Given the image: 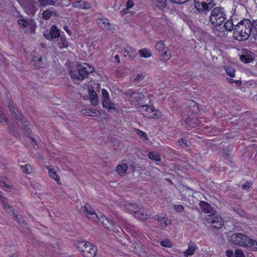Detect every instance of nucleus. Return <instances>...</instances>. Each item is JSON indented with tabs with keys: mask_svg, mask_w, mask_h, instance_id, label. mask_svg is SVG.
Listing matches in <instances>:
<instances>
[{
	"mask_svg": "<svg viewBox=\"0 0 257 257\" xmlns=\"http://www.w3.org/2000/svg\"><path fill=\"white\" fill-rule=\"evenodd\" d=\"M253 25L248 19H244L239 22L234 26L233 32L234 38L238 41L247 40L251 34Z\"/></svg>",
	"mask_w": 257,
	"mask_h": 257,
	"instance_id": "1",
	"label": "nucleus"
},
{
	"mask_svg": "<svg viewBox=\"0 0 257 257\" xmlns=\"http://www.w3.org/2000/svg\"><path fill=\"white\" fill-rule=\"evenodd\" d=\"M226 19V15L224 9L220 6L213 8L209 17V20L214 27H219Z\"/></svg>",
	"mask_w": 257,
	"mask_h": 257,
	"instance_id": "2",
	"label": "nucleus"
},
{
	"mask_svg": "<svg viewBox=\"0 0 257 257\" xmlns=\"http://www.w3.org/2000/svg\"><path fill=\"white\" fill-rule=\"evenodd\" d=\"M194 8L200 15L206 16L215 4L213 0H194Z\"/></svg>",
	"mask_w": 257,
	"mask_h": 257,
	"instance_id": "3",
	"label": "nucleus"
},
{
	"mask_svg": "<svg viewBox=\"0 0 257 257\" xmlns=\"http://www.w3.org/2000/svg\"><path fill=\"white\" fill-rule=\"evenodd\" d=\"M9 107L13 117L18 120L19 125L20 126L22 129L25 131V133L27 135H29L31 131L28 127L29 122L26 120H24L23 116L19 113V111L13 104L10 103L9 104Z\"/></svg>",
	"mask_w": 257,
	"mask_h": 257,
	"instance_id": "4",
	"label": "nucleus"
},
{
	"mask_svg": "<svg viewBox=\"0 0 257 257\" xmlns=\"http://www.w3.org/2000/svg\"><path fill=\"white\" fill-rule=\"evenodd\" d=\"M124 94L128 98L129 101L132 105H137L143 102L144 95L141 93L128 89L124 92Z\"/></svg>",
	"mask_w": 257,
	"mask_h": 257,
	"instance_id": "5",
	"label": "nucleus"
},
{
	"mask_svg": "<svg viewBox=\"0 0 257 257\" xmlns=\"http://www.w3.org/2000/svg\"><path fill=\"white\" fill-rule=\"evenodd\" d=\"M205 219L207 223L211 224L215 228H220L224 224V220L222 218L215 214L207 215L205 217Z\"/></svg>",
	"mask_w": 257,
	"mask_h": 257,
	"instance_id": "6",
	"label": "nucleus"
},
{
	"mask_svg": "<svg viewBox=\"0 0 257 257\" xmlns=\"http://www.w3.org/2000/svg\"><path fill=\"white\" fill-rule=\"evenodd\" d=\"M248 239V236L241 233H233L230 237L232 243L243 246H246Z\"/></svg>",
	"mask_w": 257,
	"mask_h": 257,
	"instance_id": "7",
	"label": "nucleus"
},
{
	"mask_svg": "<svg viewBox=\"0 0 257 257\" xmlns=\"http://www.w3.org/2000/svg\"><path fill=\"white\" fill-rule=\"evenodd\" d=\"M99 220L106 229L113 231H118V226L111 219L107 218L104 216H100Z\"/></svg>",
	"mask_w": 257,
	"mask_h": 257,
	"instance_id": "8",
	"label": "nucleus"
},
{
	"mask_svg": "<svg viewBox=\"0 0 257 257\" xmlns=\"http://www.w3.org/2000/svg\"><path fill=\"white\" fill-rule=\"evenodd\" d=\"M99 220L106 229L113 231H118V226L111 219L107 218L104 216H100Z\"/></svg>",
	"mask_w": 257,
	"mask_h": 257,
	"instance_id": "9",
	"label": "nucleus"
},
{
	"mask_svg": "<svg viewBox=\"0 0 257 257\" xmlns=\"http://www.w3.org/2000/svg\"><path fill=\"white\" fill-rule=\"evenodd\" d=\"M77 69L78 72H80L83 75L84 78L86 77L88 74L94 71V69L92 66L86 63L78 64Z\"/></svg>",
	"mask_w": 257,
	"mask_h": 257,
	"instance_id": "10",
	"label": "nucleus"
},
{
	"mask_svg": "<svg viewBox=\"0 0 257 257\" xmlns=\"http://www.w3.org/2000/svg\"><path fill=\"white\" fill-rule=\"evenodd\" d=\"M85 250H83L82 254L84 257H94L96 253V247L91 243L88 242Z\"/></svg>",
	"mask_w": 257,
	"mask_h": 257,
	"instance_id": "11",
	"label": "nucleus"
},
{
	"mask_svg": "<svg viewBox=\"0 0 257 257\" xmlns=\"http://www.w3.org/2000/svg\"><path fill=\"white\" fill-rule=\"evenodd\" d=\"M122 225L123 227L129 232L132 233L134 236L135 235H139V231L137 230L136 227L130 223L126 220H122Z\"/></svg>",
	"mask_w": 257,
	"mask_h": 257,
	"instance_id": "12",
	"label": "nucleus"
},
{
	"mask_svg": "<svg viewBox=\"0 0 257 257\" xmlns=\"http://www.w3.org/2000/svg\"><path fill=\"white\" fill-rule=\"evenodd\" d=\"M241 61L243 63H249L253 60L252 53L246 49L242 50V54L240 56Z\"/></svg>",
	"mask_w": 257,
	"mask_h": 257,
	"instance_id": "13",
	"label": "nucleus"
},
{
	"mask_svg": "<svg viewBox=\"0 0 257 257\" xmlns=\"http://www.w3.org/2000/svg\"><path fill=\"white\" fill-rule=\"evenodd\" d=\"M60 36V32L58 29L55 26H52L48 34L45 33L44 37L47 39L56 38Z\"/></svg>",
	"mask_w": 257,
	"mask_h": 257,
	"instance_id": "14",
	"label": "nucleus"
},
{
	"mask_svg": "<svg viewBox=\"0 0 257 257\" xmlns=\"http://www.w3.org/2000/svg\"><path fill=\"white\" fill-rule=\"evenodd\" d=\"M97 23L99 26L105 31L111 29V25L108 20L105 18H100L97 20Z\"/></svg>",
	"mask_w": 257,
	"mask_h": 257,
	"instance_id": "15",
	"label": "nucleus"
},
{
	"mask_svg": "<svg viewBox=\"0 0 257 257\" xmlns=\"http://www.w3.org/2000/svg\"><path fill=\"white\" fill-rule=\"evenodd\" d=\"M70 77L75 83H79L85 79L83 75L80 72L73 71L70 72Z\"/></svg>",
	"mask_w": 257,
	"mask_h": 257,
	"instance_id": "16",
	"label": "nucleus"
},
{
	"mask_svg": "<svg viewBox=\"0 0 257 257\" xmlns=\"http://www.w3.org/2000/svg\"><path fill=\"white\" fill-rule=\"evenodd\" d=\"M83 114L92 117H99L100 113L94 109H84L81 111Z\"/></svg>",
	"mask_w": 257,
	"mask_h": 257,
	"instance_id": "17",
	"label": "nucleus"
},
{
	"mask_svg": "<svg viewBox=\"0 0 257 257\" xmlns=\"http://www.w3.org/2000/svg\"><path fill=\"white\" fill-rule=\"evenodd\" d=\"M135 216L140 219L144 220L147 219L149 217V215L147 210L143 208L140 207L135 214Z\"/></svg>",
	"mask_w": 257,
	"mask_h": 257,
	"instance_id": "18",
	"label": "nucleus"
},
{
	"mask_svg": "<svg viewBox=\"0 0 257 257\" xmlns=\"http://www.w3.org/2000/svg\"><path fill=\"white\" fill-rule=\"evenodd\" d=\"M74 8L87 10L90 8V5L89 3L83 1H79L77 2L72 4Z\"/></svg>",
	"mask_w": 257,
	"mask_h": 257,
	"instance_id": "19",
	"label": "nucleus"
},
{
	"mask_svg": "<svg viewBox=\"0 0 257 257\" xmlns=\"http://www.w3.org/2000/svg\"><path fill=\"white\" fill-rule=\"evenodd\" d=\"M128 166L126 164L122 163L116 167L115 170L117 174L120 176H124L126 174Z\"/></svg>",
	"mask_w": 257,
	"mask_h": 257,
	"instance_id": "20",
	"label": "nucleus"
},
{
	"mask_svg": "<svg viewBox=\"0 0 257 257\" xmlns=\"http://www.w3.org/2000/svg\"><path fill=\"white\" fill-rule=\"evenodd\" d=\"M197 249V246L194 242H190L188 244V248L184 252V255L186 257L193 254L194 251Z\"/></svg>",
	"mask_w": 257,
	"mask_h": 257,
	"instance_id": "21",
	"label": "nucleus"
},
{
	"mask_svg": "<svg viewBox=\"0 0 257 257\" xmlns=\"http://www.w3.org/2000/svg\"><path fill=\"white\" fill-rule=\"evenodd\" d=\"M124 57L127 59H133L136 56V51L131 47H126L124 49Z\"/></svg>",
	"mask_w": 257,
	"mask_h": 257,
	"instance_id": "22",
	"label": "nucleus"
},
{
	"mask_svg": "<svg viewBox=\"0 0 257 257\" xmlns=\"http://www.w3.org/2000/svg\"><path fill=\"white\" fill-rule=\"evenodd\" d=\"M46 168L48 169V174L49 177L56 181L58 184H61V183L60 180V177L56 173V171L54 169L49 168L47 166H46Z\"/></svg>",
	"mask_w": 257,
	"mask_h": 257,
	"instance_id": "23",
	"label": "nucleus"
},
{
	"mask_svg": "<svg viewBox=\"0 0 257 257\" xmlns=\"http://www.w3.org/2000/svg\"><path fill=\"white\" fill-rule=\"evenodd\" d=\"M159 225L161 228H165L169 224L171 223V221L169 219L164 217H159L158 218Z\"/></svg>",
	"mask_w": 257,
	"mask_h": 257,
	"instance_id": "24",
	"label": "nucleus"
},
{
	"mask_svg": "<svg viewBox=\"0 0 257 257\" xmlns=\"http://www.w3.org/2000/svg\"><path fill=\"white\" fill-rule=\"evenodd\" d=\"M0 122H5L7 123V125L9 126V130L11 131V133L14 134L16 130L15 128L16 127L14 126V125H13V124L8 123V118H7L5 114L0 115Z\"/></svg>",
	"mask_w": 257,
	"mask_h": 257,
	"instance_id": "25",
	"label": "nucleus"
},
{
	"mask_svg": "<svg viewBox=\"0 0 257 257\" xmlns=\"http://www.w3.org/2000/svg\"><path fill=\"white\" fill-rule=\"evenodd\" d=\"M213 34L219 38H224L226 36L225 31L223 28L215 27L213 29Z\"/></svg>",
	"mask_w": 257,
	"mask_h": 257,
	"instance_id": "26",
	"label": "nucleus"
},
{
	"mask_svg": "<svg viewBox=\"0 0 257 257\" xmlns=\"http://www.w3.org/2000/svg\"><path fill=\"white\" fill-rule=\"evenodd\" d=\"M57 45L60 49L66 48L68 46V42L65 37H60L57 40Z\"/></svg>",
	"mask_w": 257,
	"mask_h": 257,
	"instance_id": "27",
	"label": "nucleus"
},
{
	"mask_svg": "<svg viewBox=\"0 0 257 257\" xmlns=\"http://www.w3.org/2000/svg\"><path fill=\"white\" fill-rule=\"evenodd\" d=\"M140 207L134 203H130L125 206V209L129 213H134V215L138 211Z\"/></svg>",
	"mask_w": 257,
	"mask_h": 257,
	"instance_id": "28",
	"label": "nucleus"
},
{
	"mask_svg": "<svg viewBox=\"0 0 257 257\" xmlns=\"http://www.w3.org/2000/svg\"><path fill=\"white\" fill-rule=\"evenodd\" d=\"M0 201L3 203L4 207L6 209V211L8 212H11L13 211L12 207L10 206L7 202V199L2 195V192L0 191Z\"/></svg>",
	"mask_w": 257,
	"mask_h": 257,
	"instance_id": "29",
	"label": "nucleus"
},
{
	"mask_svg": "<svg viewBox=\"0 0 257 257\" xmlns=\"http://www.w3.org/2000/svg\"><path fill=\"white\" fill-rule=\"evenodd\" d=\"M88 242H86L85 241H77L75 243V245L76 247H77L80 251L82 252H83V250H85L86 247V245H87Z\"/></svg>",
	"mask_w": 257,
	"mask_h": 257,
	"instance_id": "30",
	"label": "nucleus"
},
{
	"mask_svg": "<svg viewBox=\"0 0 257 257\" xmlns=\"http://www.w3.org/2000/svg\"><path fill=\"white\" fill-rule=\"evenodd\" d=\"M199 206L205 213H209L212 209L209 204L205 201L200 202Z\"/></svg>",
	"mask_w": 257,
	"mask_h": 257,
	"instance_id": "31",
	"label": "nucleus"
},
{
	"mask_svg": "<svg viewBox=\"0 0 257 257\" xmlns=\"http://www.w3.org/2000/svg\"><path fill=\"white\" fill-rule=\"evenodd\" d=\"M234 26L235 25L233 24L232 21L228 20L224 23L223 29L227 31H231L233 30H234Z\"/></svg>",
	"mask_w": 257,
	"mask_h": 257,
	"instance_id": "32",
	"label": "nucleus"
},
{
	"mask_svg": "<svg viewBox=\"0 0 257 257\" xmlns=\"http://www.w3.org/2000/svg\"><path fill=\"white\" fill-rule=\"evenodd\" d=\"M245 246L250 247L252 250H257V241L249 238Z\"/></svg>",
	"mask_w": 257,
	"mask_h": 257,
	"instance_id": "33",
	"label": "nucleus"
},
{
	"mask_svg": "<svg viewBox=\"0 0 257 257\" xmlns=\"http://www.w3.org/2000/svg\"><path fill=\"white\" fill-rule=\"evenodd\" d=\"M148 157L150 159L156 161H160L161 160L160 154L156 152H150L148 154Z\"/></svg>",
	"mask_w": 257,
	"mask_h": 257,
	"instance_id": "34",
	"label": "nucleus"
},
{
	"mask_svg": "<svg viewBox=\"0 0 257 257\" xmlns=\"http://www.w3.org/2000/svg\"><path fill=\"white\" fill-rule=\"evenodd\" d=\"M139 54L141 57L146 58H149L151 56L150 51L146 48L140 50L139 51Z\"/></svg>",
	"mask_w": 257,
	"mask_h": 257,
	"instance_id": "35",
	"label": "nucleus"
},
{
	"mask_svg": "<svg viewBox=\"0 0 257 257\" xmlns=\"http://www.w3.org/2000/svg\"><path fill=\"white\" fill-rule=\"evenodd\" d=\"M102 105L103 107L107 108L108 109H113L115 108L113 103L110 102L109 98L104 99L102 100Z\"/></svg>",
	"mask_w": 257,
	"mask_h": 257,
	"instance_id": "36",
	"label": "nucleus"
},
{
	"mask_svg": "<svg viewBox=\"0 0 257 257\" xmlns=\"http://www.w3.org/2000/svg\"><path fill=\"white\" fill-rule=\"evenodd\" d=\"M135 131L137 135L143 140L147 141L148 140V136L145 132L139 129H136Z\"/></svg>",
	"mask_w": 257,
	"mask_h": 257,
	"instance_id": "37",
	"label": "nucleus"
},
{
	"mask_svg": "<svg viewBox=\"0 0 257 257\" xmlns=\"http://www.w3.org/2000/svg\"><path fill=\"white\" fill-rule=\"evenodd\" d=\"M40 5L43 7H45L47 5L54 6L55 2L53 0H39Z\"/></svg>",
	"mask_w": 257,
	"mask_h": 257,
	"instance_id": "38",
	"label": "nucleus"
},
{
	"mask_svg": "<svg viewBox=\"0 0 257 257\" xmlns=\"http://www.w3.org/2000/svg\"><path fill=\"white\" fill-rule=\"evenodd\" d=\"M21 169L23 172L25 173L30 174L33 171L32 167L29 164H26L25 165L22 166L21 167Z\"/></svg>",
	"mask_w": 257,
	"mask_h": 257,
	"instance_id": "39",
	"label": "nucleus"
},
{
	"mask_svg": "<svg viewBox=\"0 0 257 257\" xmlns=\"http://www.w3.org/2000/svg\"><path fill=\"white\" fill-rule=\"evenodd\" d=\"M140 110L142 112H143L144 111L147 112H150L154 110V107L152 106H149L148 105H142L139 107Z\"/></svg>",
	"mask_w": 257,
	"mask_h": 257,
	"instance_id": "40",
	"label": "nucleus"
},
{
	"mask_svg": "<svg viewBox=\"0 0 257 257\" xmlns=\"http://www.w3.org/2000/svg\"><path fill=\"white\" fill-rule=\"evenodd\" d=\"M151 112H153V114L149 116L150 118H158L161 116V112L159 110L155 109L154 107V110L151 111Z\"/></svg>",
	"mask_w": 257,
	"mask_h": 257,
	"instance_id": "41",
	"label": "nucleus"
},
{
	"mask_svg": "<svg viewBox=\"0 0 257 257\" xmlns=\"http://www.w3.org/2000/svg\"><path fill=\"white\" fill-rule=\"evenodd\" d=\"M165 48V45L163 41H160L156 44L155 49L159 51H163Z\"/></svg>",
	"mask_w": 257,
	"mask_h": 257,
	"instance_id": "42",
	"label": "nucleus"
},
{
	"mask_svg": "<svg viewBox=\"0 0 257 257\" xmlns=\"http://www.w3.org/2000/svg\"><path fill=\"white\" fill-rule=\"evenodd\" d=\"M226 74L230 77H234L235 69L232 67H226L225 68Z\"/></svg>",
	"mask_w": 257,
	"mask_h": 257,
	"instance_id": "43",
	"label": "nucleus"
},
{
	"mask_svg": "<svg viewBox=\"0 0 257 257\" xmlns=\"http://www.w3.org/2000/svg\"><path fill=\"white\" fill-rule=\"evenodd\" d=\"M171 53L169 51H166L163 54H162V57L161 60L162 61H168L171 58Z\"/></svg>",
	"mask_w": 257,
	"mask_h": 257,
	"instance_id": "44",
	"label": "nucleus"
},
{
	"mask_svg": "<svg viewBox=\"0 0 257 257\" xmlns=\"http://www.w3.org/2000/svg\"><path fill=\"white\" fill-rule=\"evenodd\" d=\"M156 4L160 9H164L166 6L165 0H156Z\"/></svg>",
	"mask_w": 257,
	"mask_h": 257,
	"instance_id": "45",
	"label": "nucleus"
},
{
	"mask_svg": "<svg viewBox=\"0 0 257 257\" xmlns=\"http://www.w3.org/2000/svg\"><path fill=\"white\" fill-rule=\"evenodd\" d=\"M161 244L163 246L169 248L171 247L172 246L171 242L169 239H167L161 241Z\"/></svg>",
	"mask_w": 257,
	"mask_h": 257,
	"instance_id": "46",
	"label": "nucleus"
},
{
	"mask_svg": "<svg viewBox=\"0 0 257 257\" xmlns=\"http://www.w3.org/2000/svg\"><path fill=\"white\" fill-rule=\"evenodd\" d=\"M178 143L182 148H186L189 146V144L190 143L189 142L187 141L185 139H181L178 141Z\"/></svg>",
	"mask_w": 257,
	"mask_h": 257,
	"instance_id": "47",
	"label": "nucleus"
},
{
	"mask_svg": "<svg viewBox=\"0 0 257 257\" xmlns=\"http://www.w3.org/2000/svg\"><path fill=\"white\" fill-rule=\"evenodd\" d=\"M51 15V12L49 11H45L42 14L43 18L45 20H48L50 18Z\"/></svg>",
	"mask_w": 257,
	"mask_h": 257,
	"instance_id": "48",
	"label": "nucleus"
},
{
	"mask_svg": "<svg viewBox=\"0 0 257 257\" xmlns=\"http://www.w3.org/2000/svg\"><path fill=\"white\" fill-rule=\"evenodd\" d=\"M227 80L229 83L232 84L233 83H235L236 84V85L238 86H240L241 84V81L240 80H234L231 78H227Z\"/></svg>",
	"mask_w": 257,
	"mask_h": 257,
	"instance_id": "49",
	"label": "nucleus"
},
{
	"mask_svg": "<svg viewBox=\"0 0 257 257\" xmlns=\"http://www.w3.org/2000/svg\"><path fill=\"white\" fill-rule=\"evenodd\" d=\"M83 209L84 212H86L87 216L95 212L92 209H88L86 205L83 208Z\"/></svg>",
	"mask_w": 257,
	"mask_h": 257,
	"instance_id": "50",
	"label": "nucleus"
},
{
	"mask_svg": "<svg viewBox=\"0 0 257 257\" xmlns=\"http://www.w3.org/2000/svg\"><path fill=\"white\" fill-rule=\"evenodd\" d=\"M235 255L236 257H245L243 251L241 249H235Z\"/></svg>",
	"mask_w": 257,
	"mask_h": 257,
	"instance_id": "51",
	"label": "nucleus"
},
{
	"mask_svg": "<svg viewBox=\"0 0 257 257\" xmlns=\"http://www.w3.org/2000/svg\"><path fill=\"white\" fill-rule=\"evenodd\" d=\"M174 208L178 212H181L183 211L184 208L181 205H175Z\"/></svg>",
	"mask_w": 257,
	"mask_h": 257,
	"instance_id": "52",
	"label": "nucleus"
},
{
	"mask_svg": "<svg viewBox=\"0 0 257 257\" xmlns=\"http://www.w3.org/2000/svg\"><path fill=\"white\" fill-rule=\"evenodd\" d=\"M18 24L20 27L25 28L27 26V22L24 19H19L18 20Z\"/></svg>",
	"mask_w": 257,
	"mask_h": 257,
	"instance_id": "53",
	"label": "nucleus"
},
{
	"mask_svg": "<svg viewBox=\"0 0 257 257\" xmlns=\"http://www.w3.org/2000/svg\"><path fill=\"white\" fill-rule=\"evenodd\" d=\"M87 217L90 219H93L94 220H95L96 218L98 219L99 220L100 217L98 216V215L96 214L95 212H94L93 213L91 214V215H89L87 216Z\"/></svg>",
	"mask_w": 257,
	"mask_h": 257,
	"instance_id": "54",
	"label": "nucleus"
},
{
	"mask_svg": "<svg viewBox=\"0 0 257 257\" xmlns=\"http://www.w3.org/2000/svg\"><path fill=\"white\" fill-rule=\"evenodd\" d=\"M102 95H103V97L104 98V99L109 98V94L105 89H103L102 90Z\"/></svg>",
	"mask_w": 257,
	"mask_h": 257,
	"instance_id": "55",
	"label": "nucleus"
},
{
	"mask_svg": "<svg viewBox=\"0 0 257 257\" xmlns=\"http://www.w3.org/2000/svg\"><path fill=\"white\" fill-rule=\"evenodd\" d=\"M133 6H134V2L131 0L127 1V2H126V8H127V9H129L130 8H133Z\"/></svg>",
	"mask_w": 257,
	"mask_h": 257,
	"instance_id": "56",
	"label": "nucleus"
},
{
	"mask_svg": "<svg viewBox=\"0 0 257 257\" xmlns=\"http://www.w3.org/2000/svg\"><path fill=\"white\" fill-rule=\"evenodd\" d=\"M90 101L93 105H96L98 103V99H97V97H91Z\"/></svg>",
	"mask_w": 257,
	"mask_h": 257,
	"instance_id": "57",
	"label": "nucleus"
},
{
	"mask_svg": "<svg viewBox=\"0 0 257 257\" xmlns=\"http://www.w3.org/2000/svg\"><path fill=\"white\" fill-rule=\"evenodd\" d=\"M172 2L178 4H182L187 2L188 0H170Z\"/></svg>",
	"mask_w": 257,
	"mask_h": 257,
	"instance_id": "58",
	"label": "nucleus"
},
{
	"mask_svg": "<svg viewBox=\"0 0 257 257\" xmlns=\"http://www.w3.org/2000/svg\"><path fill=\"white\" fill-rule=\"evenodd\" d=\"M226 255L227 257H235L234 253L230 250H228L226 251Z\"/></svg>",
	"mask_w": 257,
	"mask_h": 257,
	"instance_id": "59",
	"label": "nucleus"
},
{
	"mask_svg": "<svg viewBox=\"0 0 257 257\" xmlns=\"http://www.w3.org/2000/svg\"><path fill=\"white\" fill-rule=\"evenodd\" d=\"M89 95L90 96V98H91V97H97V94L95 92V91H94L93 90H89Z\"/></svg>",
	"mask_w": 257,
	"mask_h": 257,
	"instance_id": "60",
	"label": "nucleus"
},
{
	"mask_svg": "<svg viewBox=\"0 0 257 257\" xmlns=\"http://www.w3.org/2000/svg\"><path fill=\"white\" fill-rule=\"evenodd\" d=\"M15 217H16V218L17 219V221L20 223V224H24L25 223L23 219L22 218H21L20 217H18V216L16 215L15 216Z\"/></svg>",
	"mask_w": 257,
	"mask_h": 257,
	"instance_id": "61",
	"label": "nucleus"
},
{
	"mask_svg": "<svg viewBox=\"0 0 257 257\" xmlns=\"http://www.w3.org/2000/svg\"><path fill=\"white\" fill-rule=\"evenodd\" d=\"M142 77V74H138L137 76L134 79V81H138L140 80L141 78Z\"/></svg>",
	"mask_w": 257,
	"mask_h": 257,
	"instance_id": "62",
	"label": "nucleus"
},
{
	"mask_svg": "<svg viewBox=\"0 0 257 257\" xmlns=\"http://www.w3.org/2000/svg\"><path fill=\"white\" fill-rule=\"evenodd\" d=\"M128 9L126 8L125 9H123L122 10L120 11V14L122 16L128 13Z\"/></svg>",
	"mask_w": 257,
	"mask_h": 257,
	"instance_id": "63",
	"label": "nucleus"
},
{
	"mask_svg": "<svg viewBox=\"0 0 257 257\" xmlns=\"http://www.w3.org/2000/svg\"><path fill=\"white\" fill-rule=\"evenodd\" d=\"M252 34L257 37V25H254V29L252 30Z\"/></svg>",
	"mask_w": 257,
	"mask_h": 257,
	"instance_id": "64",
	"label": "nucleus"
}]
</instances>
